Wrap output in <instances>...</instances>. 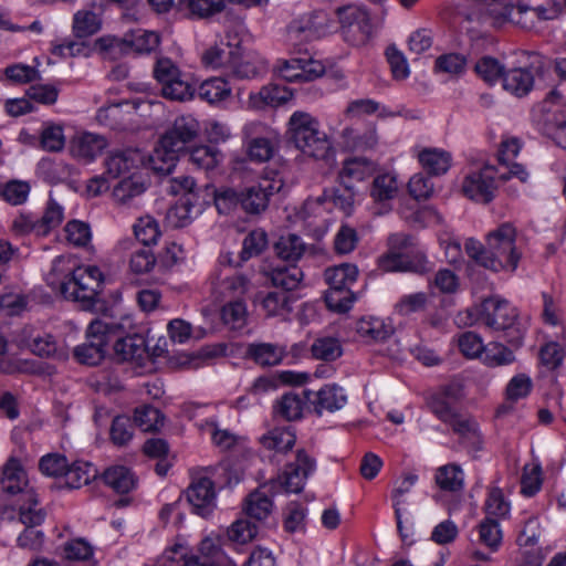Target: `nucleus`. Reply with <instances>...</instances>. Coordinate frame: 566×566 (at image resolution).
<instances>
[{
  "label": "nucleus",
  "mask_w": 566,
  "mask_h": 566,
  "mask_svg": "<svg viewBox=\"0 0 566 566\" xmlns=\"http://www.w3.org/2000/svg\"><path fill=\"white\" fill-rule=\"evenodd\" d=\"M464 250L476 264L493 272H515L522 256L516 247V229L510 222L490 231L485 245L474 238L467 239Z\"/></svg>",
  "instance_id": "nucleus-1"
},
{
  "label": "nucleus",
  "mask_w": 566,
  "mask_h": 566,
  "mask_svg": "<svg viewBox=\"0 0 566 566\" xmlns=\"http://www.w3.org/2000/svg\"><path fill=\"white\" fill-rule=\"evenodd\" d=\"M290 142L305 156L322 160L332 153V143L316 117L307 112H294L287 123Z\"/></svg>",
  "instance_id": "nucleus-2"
},
{
  "label": "nucleus",
  "mask_w": 566,
  "mask_h": 566,
  "mask_svg": "<svg viewBox=\"0 0 566 566\" xmlns=\"http://www.w3.org/2000/svg\"><path fill=\"white\" fill-rule=\"evenodd\" d=\"M387 272H413L424 274L432 266L424 253L416 247L413 238L406 233H392L388 238V252L379 260Z\"/></svg>",
  "instance_id": "nucleus-3"
},
{
  "label": "nucleus",
  "mask_w": 566,
  "mask_h": 566,
  "mask_svg": "<svg viewBox=\"0 0 566 566\" xmlns=\"http://www.w3.org/2000/svg\"><path fill=\"white\" fill-rule=\"evenodd\" d=\"M480 319L493 331L505 332L507 343L515 348L523 344L524 332L517 324V311L506 300L499 296L484 298L481 303Z\"/></svg>",
  "instance_id": "nucleus-4"
},
{
  "label": "nucleus",
  "mask_w": 566,
  "mask_h": 566,
  "mask_svg": "<svg viewBox=\"0 0 566 566\" xmlns=\"http://www.w3.org/2000/svg\"><path fill=\"white\" fill-rule=\"evenodd\" d=\"M357 276L358 269L352 263H343L325 270L324 277L328 284L325 303L331 311L345 313L350 310L355 301L352 286Z\"/></svg>",
  "instance_id": "nucleus-5"
},
{
  "label": "nucleus",
  "mask_w": 566,
  "mask_h": 566,
  "mask_svg": "<svg viewBox=\"0 0 566 566\" xmlns=\"http://www.w3.org/2000/svg\"><path fill=\"white\" fill-rule=\"evenodd\" d=\"M123 324H115L111 319H95L86 331V342L74 348L75 359L85 365H98L108 352L111 336L123 328Z\"/></svg>",
  "instance_id": "nucleus-6"
},
{
  "label": "nucleus",
  "mask_w": 566,
  "mask_h": 566,
  "mask_svg": "<svg viewBox=\"0 0 566 566\" xmlns=\"http://www.w3.org/2000/svg\"><path fill=\"white\" fill-rule=\"evenodd\" d=\"M102 286L103 275L97 266H77L61 282V293L90 308L97 300Z\"/></svg>",
  "instance_id": "nucleus-7"
},
{
  "label": "nucleus",
  "mask_w": 566,
  "mask_h": 566,
  "mask_svg": "<svg viewBox=\"0 0 566 566\" xmlns=\"http://www.w3.org/2000/svg\"><path fill=\"white\" fill-rule=\"evenodd\" d=\"M316 461L304 449H298L293 461L285 464L282 474L271 480V491L283 490L286 493H300L308 476L315 471Z\"/></svg>",
  "instance_id": "nucleus-8"
},
{
  "label": "nucleus",
  "mask_w": 566,
  "mask_h": 566,
  "mask_svg": "<svg viewBox=\"0 0 566 566\" xmlns=\"http://www.w3.org/2000/svg\"><path fill=\"white\" fill-rule=\"evenodd\" d=\"M27 499L28 505H19V521L25 528L19 535L17 543L23 549L39 551L43 545L44 534L35 527L44 522L46 513L40 507L38 497L33 493H28Z\"/></svg>",
  "instance_id": "nucleus-9"
},
{
  "label": "nucleus",
  "mask_w": 566,
  "mask_h": 566,
  "mask_svg": "<svg viewBox=\"0 0 566 566\" xmlns=\"http://www.w3.org/2000/svg\"><path fill=\"white\" fill-rule=\"evenodd\" d=\"M176 560L199 566H235V563L221 548L220 538L206 537L199 545L200 555H189L187 547L175 545L166 549Z\"/></svg>",
  "instance_id": "nucleus-10"
},
{
  "label": "nucleus",
  "mask_w": 566,
  "mask_h": 566,
  "mask_svg": "<svg viewBox=\"0 0 566 566\" xmlns=\"http://www.w3.org/2000/svg\"><path fill=\"white\" fill-rule=\"evenodd\" d=\"M242 134L247 140V154L250 160L265 163L275 153L276 133L261 122H250L243 126Z\"/></svg>",
  "instance_id": "nucleus-11"
},
{
  "label": "nucleus",
  "mask_w": 566,
  "mask_h": 566,
  "mask_svg": "<svg viewBox=\"0 0 566 566\" xmlns=\"http://www.w3.org/2000/svg\"><path fill=\"white\" fill-rule=\"evenodd\" d=\"M344 38L353 44L365 42L373 27L366 9L355 4L338 7L335 10Z\"/></svg>",
  "instance_id": "nucleus-12"
},
{
  "label": "nucleus",
  "mask_w": 566,
  "mask_h": 566,
  "mask_svg": "<svg viewBox=\"0 0 566 566\" xmlns=\"http://www.w3.org/2000/svg\"><path fill=\"white\" fill-rule=\"evenodd\" d=\"M283 187L281 179L261 178L258 182L242 190L241 209L249 214H260L270 201V197Z\"/></svg>",
  "instance_id": "nucleus-13"
},
{
  "label": "nucleus",
  "mask_w": 566,
  "mask_h": 566,
  "mask_svg": "<svg viewBox=\"0 0 566 566\" xmlns=\"http://www.w3.org/2000/svg\"><path fill=\"white\" fill-rule=\"evenodd\" d=\"M495 176L494 167L488 165L480 170L472 171L463 180V193L476 202L489 203L493 200L496 191Z\"/></svg>",
  "instance_id": "nucleus-14"
},
{
  "label": "nucleus",
  "mask_w": 566,
  "mask_h": 566,
  "mask_svg": "<svg viewBox=\"0 0 566 566\" xmlns=\"http://www.w3.org/2000/svg\"><path fill=\"white\" fill-rule=\"evenodd\" d=\"M200 124L192 115L177 117L171 127L160 137L166 147L184 153L188 145L196 140Z\"/></svg>",
  "instance_id": "nucleus-15"
},
{
  "label": "nucleus",
  "mask_w": 566,
  "mask_h": 566,
  "mask_svg": "<svg viewBox=\"0 0 566 566\" xmlns=\"http://www.w3.org/2000/svg\"><path fill=\"white\" fill-rule=\"evenodd\" d=\"M557 15V9L554 6H538L531 8L526 4L506 6L495 17L499 22H512L522 28H531L534 24L533 17L538 20H551Z\"/></svg>",
  "instance_id": "nucleus-16"
},
{
  "label": "nucleus",
  "mask_w": 566,
  "mask_h": 566,
  "mask_svg": "<svg viewBox=\"0 0 566 566\" xmlns=\"http://www.w3.org/2000/svg\"><path fill=\"white\" fill-rule=\"evenodd\" d=\"M277 72L287 82H312L324 74L325 67L310 57H293L282 61Z\"/></svg>",
  "instance_id": "nucleus-17"
},
{
  "label": "nucleus",
  "mask_w": 566,
  "mask_h": 566,
  "mask_svg": "<svg viewBox=\"0 0 566 566\" xmlns=\"http://www.w3.org/2000/svg\"><path fill=\"white\" fill-rule=\"evenodd\" d=\"M303 394L318 416L324 411H337L347 403V395L337 384L325 385L317 391L304 390Z\"/></svg>",
  "instance_id": "nucleus-18"
},
{
  "label": "nucleus",
  "mask_w": 566,
  "mask_h": 566,
  "mask_svg": "<svg viewBox=\"0 0 566 566\" xmlns=\"http://www.w3.org/2000/svg\"><path fill=\"white\" fill-rule=\"evenodd\" d=\"M115 324H123L124 327L118 329L116 334L111 336V342H114V355L118 360H129L140 358L145 352V339L138 334H125L127 327L132 326V319L124 317L120 322Z\"/></svg>",
  "instance_id": "nucleus-19"
},
{
  "label": "nucleus",
  "mask_w": 566,
  "mask_h": 566,
  "mask_svg": "<svg viewBox=\"0 0 566 566\" xmlns=\"http://www.w3.org/2000/svg\"><path fill=\"white\" fill-rule=\"evenodd\" d=\"M186 496L195 513L202 517L210 515L216 507L214 483L207 476L193 479L187 489Z\"/></svg>",
  "instance_id": "nucleus-20"
},
{
  "label": "nucleus",
  "mask_w": 566,
  "mask_h": 566,
  "mask_svg": "<svg viewBox=\"0 0 566 566\" xmlns=\"http://www.w3.org/2000/svg\"><path fill=\"white\" fill-rule=\"evenodd\" d=\"M542 120L548 132L566 133V97L558 88L551 90L542 103Z\"/></svg>",
  "instance_id": "nucleus-21"
},
{
  "label": "nucleus",
  "mask_w": 566,
  "mask_h": 566,
  "mask_svg": "<svg viewBox=\"0 0 566 566\" xmlns=\"http://www.w3.org/2000/svg\"><path fill=\"white\" fill-rule=\"evenodd\" d=\"M339 137L343 147L350 151L371 150L378 144L376 125L373 123L347 126Z\"/></svg>",
  "instance_id": "nucleus-22"
},
{
  "label": "nucleus",
  "mask_w": 566,
  "mask_h": 566,
  "mask_svg": "<svg viewBox=\"0 0 566 566\" xmlns=\"http://www.w3.org/2000/svg\"><path fill=\"white\" fill-rule=\"evenodd\" d=\"M0 489L8 495L22 494L23 503L28 505V493L35 492L32 489H28V479L24 469L20 461L15 458H10L3 467L2 476L0 479Z\"/></svg>",
  "instance_id": "nucleus-23"
},
{
  "label": "nucleus",
  "mask_w": 566,
  "mask_h": 566,
  "mask_svg": "<svg viewBox=\"0 0 566 566\" xmlns=\"http://www.w3.org/2000/svg\"><path fill=\"white\" fill-rule=\"evenodd\" d=\"M106 147V138L93 133L77 134L70 143V151L72 156L84 163L93 161Z\"/></svg>",
  "instance_id": "nucleus-24"
},
{
  "label": "nucleus",
  "mask_w": 566,
  "mask_h": 566,
  "mask_svg": "<svg viewBox=\"0 0 566 566\" xmlns=\"http://www.w3.org/2000/svg\"><path fill=\"white\" fill-rule=\"evenodd\" d=\"M285 356V346L274 343L254 342L248 344L245 349V357L261 367L276 366Z\"/></svg>",
  "instance_id": "nucleus-25"
},
{
  "label": "nucleus",
  "mask_w": 566,
  "mask_h": 566,
  "mask_svg": "<svg viewBox=\"0 0 566 566\" xmlns=\"http://www.w3.org/2000/svg\"><path fill=\"white\" fill-rule=\"evenodd\" d=\"M292 97V92L279 84H269L263 86L258 93H251L249 96V106L254 109L265 107H276L286 103Z\"/></svg>",
  "instance_id": "nucleus-26"
},
{
  "label": "nucleus",
  "mask_w": 566,
  "mask_h": 566,
  "mask_svg": "<svg viewBox=\"0 0 566 566\" xmlns=\"http://www.w3.org/2000/svg\"><path fill=\"white\" fill-rule=\"evenodd\" d=\"M376 169L375 163L366 157H352L343 163L338 174L340 185L354 187L355 181H363L370 177Z\"/></svg>",
  "instance_id": "nucleus-27"
},
{
  "label": "nucleus",
  "mask_w": 566,
  "mask_h": 566,
  "mask_svg": "<svg viewBox=\"0 0 566 566\" xmlns=\"http://www.w3.org/2000/svg\"><path fill=\"white\" fill-rule=\"evenodd\" d=\"M142 155L138 150L126 149L109 153L105 160L106 174L111 178H118L129 172L142 163Z\"/></svg>",
  "instance_id": "nucleus-28"
},
{
  "label": "nucleus",
  "mask_w": 566,
  "mask_h": 566,
  "mask_svg": "<svg viewBox=\"0 0 566 566\" xmlns=\"http://www.w3.org/2000/svg\"><path fill=\"white\" fill-rule=\"evenodd\" d=\"M503 88L512 95L523 97L534 86V76L530 69L516 67L509 70L503 75Z\"/></svg>",
  "instance_id": "nucleus-29"
},
{
  "label": "nucleus",
  "mask_w": 566,
  "mask_h": 566,
  "mask_svg": "<svg viewBox=\"0 0 566 566\" xmlns=\"http://www.w3.org/2000/svg\"><path fill=\"white\" fill-rule=\"evenodd\" d=\"M240 45L238 43L224 42L221 40L219 43H216L213 46L206 50L202 54V62L206 66L212 69L224 67L229 70L230 64L235 57V53L239 50Z\"/></svg>",
  "instance_id": "nucleus-30"
},
{
  "label": "nucleus",
  "mask_w": 566,
  "mask_h": 566,
  "mask_svg": "<svg viewBox=\"0 0 566 566\" xmlns=\"http://www.w3.org/2000/svg\"><path fill=\"white\" fill-rule=\"evenodd\" d=\"M102 478L106 485L120 494H126L133 491L137 485L135 474L129 468L124 465H113L107 468Z\"/></svg>",
  "instance_id": "nucleus-31"
},
{
  "label": "nucleus",
  "mask_w": 566,
  "mask_h": 566,
  "mask_svg": "<svg viewBox=\"0 0 566 566\" xmlns=\"http://www.w3.org/2000/svg\"><path fill=\"white\" fill-rule=\"evenodd\" d=\"M419 163L430 176L446 174L451 166V154L440 148H424L418 155Z\"/></svg>",
  "instance_id": "nucleus-32"
},
{
  "label": "nucleus",
  "mask_w": 566,
  "mask_h": 566,
  "mask_svg": "<svg viewBox=\"0 0 566 566\" xmlns=\"http://www.w3.org/2000/svg\"><path fill=\"white\" fill-rule=\"evenodd\" d=\"M268 277L274 286L286 293L300 285L303 271L296 264L276 265L268 272Z\"/></svg>",
  "instance_id": "nucleus-33"
},
{
  "label": "nucleus",
  "mask_w": 566,
  "mask_h": 566,
  "mask_svg": "<svg viewBox=\"0 0 566 566\" xmlns=\"http://www.w3.org/2000/svg\"><path fill=\"white\" fill-rule=\"evenodd\" d=\"M358 336L367 342H384L391 336L394 329L382 319L377 317L361 318L356 324Z\"/></svg>",
  "instance_id": "nucleus-34"
},
{
  "label": "nucleus",
  "mask_w": 566,
  "mask_h": 566,
  "mask_svg": "<svg viewBox=\"0 0 566 566\" xmlns=\"http://www.w3.org/2000/svg\"><path fill=\"white\" fill-rule=\"evenodd\" d=\"M261 444L275 453H285L291 450L295 442L296 436L292 427L274 428L261 437Z\"/></svg>",
  "instance_id": "nucleus-35"
},
{
  "label": "nucleus",
  "mask_w": 566,
  "mask_h": 566,
  "mask_svg": "<svg viewBox=\"0 0 566 566\" xmlns=\"http://www.w3.org/2000/svg\"><path fill=\"white\" fill-rule=\"evenodd\" d=\"M398 193V182L396 176L391 174H381L374 178L370 187V196L375 202L389 207V202Z\"/></svg>",
  "instance_id": "nucleus-36"
},
{
  "label": "nucleus",
  "mask_w": 566,
  "mask_h": 566,
  "mask_svg": "<svg viewBox=\"0 0 566 566\" xmlns=\"http://www.w3.org/2000/svg\"><path fill=\"white\" fill-rule=\"evenodd\" d=\"M434 480L441 490L448 492H459L464 486V473L461 467L455 463L438 468Z\"/></svg>",
  "instance_id": "nucleus-37"
},
{
  "label": "nucleus",
  "mask_w": 566,
  "mask_h": 566,
  "mask_svg": "<svg viewBox=\"0 0 566 566\" xmlns=\"http://www.w3.org/2000/svg\"><path fill=\"white\" fill-rule=\"evenodd\" d=\"M250 279L245 274L235 272L222 279L216 292L223 300H242L241 297L250 290Z\"/></svg>",
  "instance_id": "nucleus-38"
},
{
  "label": "nucleus",
  "mask_w": 566,
  "mask_h": 566,
  "mask_svg": "<svg viewBox=\"0 0 566 566\" xmlns=\"http://www.w3.org/2000/svg\"><path fill=\"white\" fill-rule=\"evenodd\" d=\"M482 363L491 368L509 366L516 360L513 349L499 342H490L485 345L481 356Z\"/></svg>",
  "instance_id": "nucleus-39"
},
{
  "label": "nucleus",
  "mask_w": 566,
  "mask_h": 566,
  "mask_svg": "<svg viewBox=\"0 0 566 566\" xmlns=\"http://www.w3.org/2000/svg\"><path fill=\"white\" fill-rule=\"evenodd\" d=\"M179 151L172 150L159 139L158 146L149 157L150 168L159 175H169L178 161Z\"/></svg>",
  "instance_id": "nucleus-40"
},
{
  "label": "nucleus",
  "mask_w": 566,
  "mask_h": 566,
  "mask_svg": "<svg viewBox=\"0 0 566 566\" xmlns=\"http://www.w3.org/2000/svg\"><path fill=\"white\" fill-rule=\"evenodd\" d=\"M63 554L67 560L83 563V566H96L94 548L84 538H74L63 546Z\"/></svg>",
  "instance_id": "nucleus-41"
},
{
  "label": "nucleus",
  "mask_w": 566,
  "mask_h": 566,
  "mask_svg": "<svg viewBox=\"0 0 566 566\" xmlns=\"http://www.w3.org/2000/svg\"><path fill=\"white\" fill-rule=\"evenodd\" d=\"M97 474V470L88 462L76 461L67 469L63 476L64 483L70 489H78L82 485L90 483Z\"/></svg>",
  "instance_id": "nucleus-42"
},
{
  "label": "nucleus",
  "mask_w": 566,
  "mask_h": 566,
  "mask_svg": "<svg viewBox=\"0 0 566 566\" xmlns=\"http://www.w3.org/2000/svg\"><path fill=\"white\" fill-rule=\"evenodd\" d=\"M32 353L39 357L55 360H66L69 358L67 348L64 345L57 344L55 338L46 333H40L33 345Z\"/></svg>",
  "instance_id": "nucleus-43"
},
{
  "label": "nucleus",
  "mask_w": 566,
  "mask_h": 566,
  "mask_svg": "<svg viewBox=\"0 0 566 566\" xmlns=\"http://www.w3.org/2000/svg\"><path fill=\"white\" fill-rule=\"evenodd\" d=\"M304 400L295 392L283 395L274 406V413L286 421L298 420L303 416Z\"/></svg>",
  "instance_id": "nucleus-44"
},
{
  "label": "nucleus",
  "mask_w": 566,
  "mask_h": 566,
  "mask_svg": "<svg viewBox=\"0 0 566 566\" xmlns=\"http://www.w3.org/2000/svg\"><path fill=\"white\" fill-rule=\"evenodd\" d=\"M340 188H332L324 190L321 197H317L316 202L323 203L326 200H331L335 207L343 210L346 214H350L354 202L355 191L353 186L340 185Z\"/></svg>",
  "instance_id": "nucleus-45"
},
{
  "label": "nucleus",
  "mask_w": 566,
  "mask_h": 566,
  "mask_svg": "<svg viewBox=\"0 0 566 566\" xmlns=\"http://www.w3.org/2000/svg\"><path fill=\"white\" fill-rule=\"evenodd\" d=\"M231 94V87L222 77H211L201 83L198 95L210 104L227 99Z\"/></svg>",
  "instance_id": "nucleus-46"
},
{
  "label": "nucleus",
  "mask_w": 566,
  "mask_h": 566,
  "mask_svg": "<svg viewBox=\"0 0 566 566\" xmlns=\"http://www.w3.org/2000/svg\"><path fill=\"white\" fill-rule=\"evenodd\" d=\"M274 249L281 260L295 264L303 256L305 244L298 235L289 234L281 237L275 243Z\"/></svg>",
  "instance_id": "nucleus-47"
},
{
  "label": "nucleus",
  "mask_w": 566,
  "mask_h": 566,
  "mask_svg": "<svg viewBox=\"0 0 566 566\" xmlns=\"http://www.w3.org/2000/svg\"><path fill=\"white\" fill-rule=\"evenodd\" d=\"M101 18L92 10H80L73 18V31L76 38L83 39L97 33L101 29Z\"/></svg>",
  "instance_id": "nucleus-48"
},
{
  "label": "nucleus",
  "mask_w": 566,
  "mask_h": 566,
  "mask_svg": "<svg viewBox=\"0 0 566 566\" xmlns=\"http://www.w3.org/2000/svg\"><path fill=\"white\" fill-rule=\"evenodd\" d=\"M272 509L273 502L271 497L261 490L252 492L247 497L244 511L251 518L263 521L271 514Z\"/></svg>",
  "instance_id": "nucleus-49"
},
{
  "label": "nucleus",
  "mask_w": 566,
  "mask_h": 566,
  "mask_svg": "<svg viewBox=\"0 0 566 566\" xmlns=\"http://www.w3.org/2000/svg\"><path fill=\"white\" fill-rule=\"evenodd\" d=\"M221 318L230 329L239 331L247 325L248 311L243 300H233L223 305Z\"/></svg>",
  "instance_id": "nucleus-50"
},
{
  "label": "nucleus",
  "mask_w": 566,
  "mask_h": 566,
  "mask_svg": "<svg viewBox=\"0 0 566 566\" xmlns=\"http://www.w3.org/2000/svg\"><path fill=\"white\" fill-rule=\"evenodd\" d=\"M145 190L146 185L143 181L142 177L133 175L117 184V186L113 190V196L117 202L122 205H127L135 197H138L142 193H144Z\"/></svg>",
  "instance_id": "nucleus-51"
},
{
  "label": "nucleus",
  "mask_w": 566,
  "mask_h": 566,
  "mask_svg": "<svg viewBox=\"0 0 566 566\" xmlns=\"http://www.w3.org/2000/svg\"><path fill=\"white\" fill-rule=\"evenodd\" d=\"M64 219V209L53 198L50 197L43 216L38 219V235L45 237L51 230L57 228Z\"/></svg>",
  "instance_id": "nucleus-52"
},
{
  "label": "nucleus",
  "mask_w": 566,
  "mask_h": 566,
  "mask_svg": "<svg viewBox=\"0 0 566 566\" xmlns=\"http://www.w3.org/2000/svg\"><path fill=\"white\" fill-rule=\"evenodd\" d=\"M164 415L155 407L144 405L134 412V421L143 431H157L164 424Z\"/></svg>",
  "instance_id": "nucleus-53"
},
{
  "label": "nucleus",
  "mask_w": 566,
  "mask_h": 566,
  "mask_svg": "<svg viewBox=\"0 0 566 566\" xmlns=\"http://www.w3.org/2000/svg\"><path fill=\"white\" fill-rule=\"evenodd\" d=\"M124 42L138 53H149L159 45L156 32L138 29L125 34Z\"/></svg>",
  "instance_id": "nucleus-54"
},
{
  "label": "nucleus",
  "mask_w": 566,
  "mask_h": 566,
  "mask_svg": "<svg viewBox=\"0 0 566 566\" xmlns=\"http://www.w3.org/2000/svg\"><path fill=\"white\" fill-rule=\"evenodd\" d=\"M261 62L252 61L250 57L241 56L240 49L235 53L228 72L239 80H250L256 77L263 70Z\"/></svg>",
  "instance_id": "nucleus-55"
},
{
  "label": "nucleus",
  "mask_w": 566,
  "mask_h": 566,
  "mask_svg": "<svg viewBox=\"0 0 566 566\" xmlns=\"http://www.w3.org/2000/svg\"><path fill=\"white\" fill-rule=\"evenodd\" d=\"M161 94L165 98L177 102H187L193 98L196 88L186 78L185 74H181L177 80H174L169 84H166L160 88Z\"/></svg>",
  "instance_id": "nucleus-56"
},
{
  "label": "nucleus",
  "mask_w": 566,
  "mask_h": 566,
  "mask_svg": "<svg viewBox=\"0 0 566 566\" xmlns=\"http://www.w3.org/2000/svg\"><path fill=\"white\" fill-rule=\"evenodd\" d=\"M134 233L137 241L143 247L148 248L151 244H156L160 237L158 222L150 216H145L137 220L134 224Z\"/></svg>",
  "instance_id": "nucleus-57"
},
{
  "label": "nucleus",
  "mask_w": 566,
  "mask_h": 566,
  "mask_svg": "<svg viewBox=\"0 0 566 566\" xmlns=\"http://www.w3.org/2000/svg\"><path fill=\"white\" fill-rule=\"evenodd\" d=\"M291 297L285 292H269L262 300V307L268 316H283L289 314Z\"/></svg>",
  "instance_id": "nucleus-58"
},
{
  "label": "nucleus",
  "mask_w": 566,
  "mask_h": 566,
  "mask_svg": "<svg viewBox=\"0 0 566 566\" xmlns=\"http://www.w3.org/2000/svg\"><path fill=\"white\" fill-rule=\"evenodd\" d=\"M30 192V186L25 181L11 180L0 182V198L10 205L18 206L23 203Z\"/></svg>",
  "instance_id": "nucleus-59"
},
{
  "label": "nucleus",
  "mask_w": 566,
  "mask_h": 566,
  "mask_svg": "<svg viewBox=\"0 0 566 566\" xmlns=\"http://www.w3.org/2000/svg\"><path fill=\"white\" fill-rule=\"evenodd\" d=\"M312 354L316 359L332 361L342 356L343 349L338 339L322 337L316 339L312 347Z\"/></svg>",
  "instance_id": "nucleus-60"
},
{
  "label": "nucleus",
  "mask_w": 566,
  "mask_h": 566,
  "mask_svg": "<svg viewBox=\"0 0 566 566\" xmlns=\"http://www.w3.org/2000/svg\"><path fill=\"white\" fill-rule=\"evenodd\" d=\"M268 245L266 232L262 229H254L244 238L242 243L241 259L247 261L261 254Z\"/></svg>",
  "instance_id": "nucleus-61"
},
{
  "label": "nucleus",
  "mask_w": 566,
  "mask_h": 566,
  "mask_svg": "<svg viewBox=\"0 0 566 566\" xmlns=\"http://www.w3.org/2000/svg\"><path fill=\"white\" fill-rule=\"evenodd\" d=\"M242 190L233 188L220 189L214 195V205L219 213L230 214L241 208Z\"/></svg>",
  "instance_id": "nucleus-62"
},
{
  "label": "nucleus",
  "mask_w": 566,
  "mask_h": 566,
  "mask_svg": "<svg viewBox=\"0 0 566 566\" xmlns=\"http://www.w3.org/2000/svg\"><path fill=\"white\" fill-rule=\"evenodd\" d=\"M475 73L486 83L494 84L505 73L503 65L492 56L481 57L474 65Z\"/></svg>",
  "instance_id": "nucleus-63"
},
{
  "label": "nucleus",
  "mask_w": 566,
  "mask_h": 566,
  "mask_svg": "<svg viewBox=\"0 0 566 566\" xmlns=\"http://www.w3.org/2000/svg\"><path fill=\"white\" fill-rule=\"evenodd\" d=\"M218 157L219 153L210 146H198L189 153V161L203 170H212L219 163Z\"/></svg>",
  "instance_id": "nucleus-64"
}]
</instances>
